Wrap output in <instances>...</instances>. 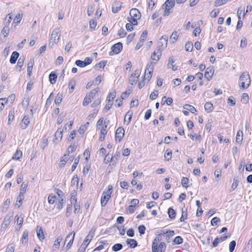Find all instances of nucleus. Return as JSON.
<instances>
[{
    "label": "nucleus",
    "instance_id": "f257e3e1",
    "mask_svg": "<svg viewBox=\"0 0 252 252\" xmlns=\"http://www.w3.org/2000/svg\"><path fill=\"white\" fill-rule=\"evenodd\" d=\"M251 84V79L247 72H244L239 77V85L243 90L247 89Z\"/></svg>",
    "mask_w": 252,
    "mask_h": 252
},
{
    "label": "nucleus",
    "instance_id": "f03ea898",
    "mask_svg": "<svg viewBox=\"0 0 252 252\" xmlns=\"http://www.w3.org/2000/svg\"><path fill=\"white\" fill-rule=\"evenodd\" d=\"M61 31L59 28H56L53 30L49 43L50 46L52 47L59 42L61 35Z\"/></svg>",
    "mask_w": 252,
    "mask_h": 252
},
{
    "label": "nucleus",
    "instance_id": "7ed1b4c3",
    "mask_svg": "<svg viewBox=\"0 0 252 252\" xmlns=\"http://www.w3.org/2000/svg\"><path fill=\"white\" fill-rule=\"evenodd\" d=\"M174 0H167L162 5V8L164 10L163 16H167L170 13V9L174 6Z\"/></svg>",
    "mask_w": 252,
    "mask_h": 252
},
{
    "label": "nucleus",
    "instance_id": "20e7f679",
    "mask_svg": "<svg viewBox=\"0 0 252 252\" xmlns=\"http://www.w3.org/2000/svg\"><path fill=\"white\" fill-rule=\"evenodd\" d=\"M153 70L154 65L153 64V62H151L150 63H148L145 69V75L144 77V80L146 81L147 83L150 81L152 77Z\"/></svg>",
    "mask_w": 252,
    "mask_h": 252
},
{
    "label": "nucleus",
    "instance_id": "39448f33",
    "mask_svg": "<svg viewBox=\"0 0 252 252\" xmlns=\"http://www.w3.org/2000/svg\"><path fill=\"white\" fill-rule=\"evenodd\" d=\"M75 235V232L74 231H72L67 236V237L65 238L64 244H65V242L68 241V239H70V241H69V242H68V243L66 245L65 248H63L62 249V250L61 251V252H66V251H67L69 249H70V248L72 246V243L73 242Z\"/></svg>",
    "mask_w": 252,
    "mask_h": 252
},
{
    "label": "nucleus",
    "instance_id": "423d86ee",
    "mask_svg": "<svg viewBox=\"0 0 252 252\" xmlns=\"http://www.w3.org/2000/svg\"><path fill=\"white\" fill-rule=\"evenodd\" d=\"M98 91V88L94 89L92 90L89 94L86 95L83 102V106H86L91 103L92 99L94 98L95 94L97 93Z\"/></svg>",
    "mask_w": 252,
    "mask_h": 252
},
{
    "label": "nucleus",
    "instance_id": "0eeeda50",
    "mask_svg": "<svg viewBox=\"0 0 252 252\" xmlns=\"http://www.w3.org/2000/svg\"><path fill=\"white\" fill-rule=\"evenodd\" d=\"M123 49V44L121 42H118L115 44L111 47V51L109 54L110 56L113 55L114 54H119Z\"/></svg>",
    "mask_w": 252,
    "mask_h": 252
},
{
    "label": "nucleus",
    "instance_id": "6e6552de",
    "mask_svg": "<svg viewBox=\"0 0 252 252\" xmlns=\"http://www.w3.org/2000/svg\"><path fill=\"white\" fill-rule=\"evenodd\" d=\"M168 36L167 35H163L159 39L158 43V49H159L161 51L162 48L166 47L167 44Z\"/></svg>",
    "mask_w": 252,
    "mask_h": 252
},
{
    "label": "nucleus",
    "instance_id": "1a4fd4ad",
    "mask_svg": "<svg viewBox=\"0 0 252 252\" xmlns=\"http://www.w3.org/2000/svg\"><path fill=\"white\" fill-rule=\"evenodd\" d=\"M125 135V130L122 127H119L115 133V140L117 142H120Z\"/></svg>",
    "mask_w": 252,
    "mask_h": 252
},
{
    "label": "nucleus",
    "instance_id": "9d476101",
    "mask_svg": "<svg viewBox=\"0 0 252 252\" xmlns=\"http://www.w3.org/2000/svg\"><path fill=\"white\" fill-rule=\"evenodd\" d=\"M139 71L137 70H136L134 71L132 74L131 75V76L129 77V82L132 85H135L136 84L137 78L139 76Z\"/></svg>",
    "mask_w": 252,
    "mask_h": 252
},
{
    "label": "nucleus",
    "instance_id": "9b49d317",
    "mask_svg": "<svg viewBox=\"0 0 252 252\" xmlns=\"http://www.w3.org/2000/svg\"><path fill=\"white\" fill-rule=\"evenodd\" d=\"M129 15L137 20L139 19L141 16L140 11L136 8L131 9L129 11Z\"/></svg>",
    "mask_w": 252,
    "mask_h": 252
},
{
    "label": "nucleus",
    "instance_id": "f8f14e48",
    "mask_svg": "<svg viewBox=\"0 0 252 252\" xmlns=\"http://www.w3.org/2000/svg\"><path fill=\"white\" fill-rule=\"evenodd\" d=\"M214 69L213 67H208L205 72L204 77L208 80L210 81L214 74Z\"/></svg>",
    "mask_w": 252,
    "mask_h": 252
},
{
    "label": "nucleus",
    "instance_id": "ddd939ff",
    "mask_svg": "<svg viewBox=\"0 0 252 252\" xmlns=\"http://www.w3.org/2000/svg\"><path fill=\"white\" fill-rule=\"evenodd\" d=\"M161 55V51H160L159 49H157L155 50L151 55V58L152 60L156 61V63L160 58V57Z\"/></svg>",
    "mask_w": 252,
    "mask_h": 252
},
{
    "label": "nucleus",
    "instance_id": "4468645a",
    "mask_svg": "<svg viewBox=\"0 0 252 252\" xmlns=\"http://www.w3.org/2000/svg\"><path fill=\"white\" fill-rule=\"evenodd\" d=\"M230 235H229L228 236H221L220 237H217L215 238L214 241L213 242V247H216L218 246L219 242H223L226 240L228 237H229Z\"/></svg>",
    "mask_w": 252,
    "mask_h": 252
},
{
    "label": "nucleus",
    "instance_id": "2eb2a0df",
    "mask_svg": "<svg viewBox=\"0 0 252 252\" xmlns=\"http://www.w3.org/2000/svg\"><path fill=\"white\" fill-rule=\"evenodd\" d=\"M63 129L61 127L58 128V129L55 132V137L57 143H58L62 140L63 137Z\"/></svg>",
    "mask_w": 252,
    "mask_h": 252
},
{
    "label": "nucleus",
    "instance_id": "dca6fc26",
    "mask_svg": "<svg viewBox=\"0 0 252 252\" xmlns=\"http://www.w3.org/2000/svg\"><path fill=\"white\" fill-rule=\"evenodd\" d=\"M30 123L29 116H25L22 121L21 127L23 129H26Z\"/></svg>",
    "mask_w": 252,
    "mask_h": 252
},
{
    "label": "nucleus",
    "instance_id": "f3484780",
    "mask_svg": "<svg viewBox=\"0 0 252 252\" xmlns=\"http://www.w3.org/2000/svg\"><path fill=\"white\" fill-rule=\"evenodd\" d=\"M36 230L37 236L39 240L42 241L45 239L44 234L41 227L37 226Z\"/></svg>",
    "mask_w": 252,
    "mask_h": 252
},
{
    "label": "nucleus",
    "instance_id": "a211bd4d",
    "mask_svg": "<svg viewBox=\"0 0 252 252\" xmlns=\"http://www.w3.org/2000/svg\"><path fill=\"white\" fill-rule=\"evenodd\" d=\"M11 222L10 217L6 216L4 218L1 224V228L5 229L9 225Z\"/></svg>",
    "mask_w": 252,
    "mask_h": 252
},
{
    "label": "nucleus",
    "instance_id": "6ab92c4d",
    "mask_svg": "<svg viewBox=\"0 0 252 252\" xmlns=\"http://www.w3.org/2000/svg\"><path fill=\"white\" fill-rule=\"evenodd\" d=\"M111 198V196L109 194H102V197L101 198V205L102 206H105L108 200Z\"/></svg>",
    "mask_w": 252,
    "mask_h": 252
},
{
    "label": "nucleus",
    "instance_id": "aec40b11",
    "mask_svg": "<svg viewBox=\"0 0 252 252\" xmlns=\"http://www.w3.org/2000/svg\"><path fill=\"white\" fill-rule=\"evenodd\" d=\"M19 56V54L16 51H14L10 57V62L12 64L16 63L17 59Z\"/></svg>",
    "mask_w": 252,
    "mask_h": 252
},
{
    "label": "nucleus",
    "instance_id": "412c9836",
    "mask_svg": "<svg viewBox=\"0 0 252 252\" xmlns=\"http://www.w3.org/2000/svg\"><path fill=\"white\" fill-rule=\"evenodd\" d=\"M95 232V228H92L90 231L89 234L85 238V241H91L94 237Z\"/></svg>",
    "mask_w": 252,
    "mask_h": 252
},
{
    "label": "nucleus",
    "instance_id": "4be33fe9",
    "mask_svg": "<svg viewBox=\"0 0 252 252\" xmlns=\"http://www.w3.org/2000/svg\"><path fill=\"white\" fill-rule=\"evenodd\" d=\"M62 237L61 236H59L57 237V238L55 241L54 244L53 246V248L54 250H56L57 249H58L60 246V243L62 241Z\"/></svg>",
    "mask_w": 252,
    "mask_h": 252
},
{
    "label": "nucleus",
    "instance_id": "5701e85b",
    "mask_svg": "<svg viewBox=\"0 0 252 252\" xmlns=\"http://www.w3.org/2000/svg\"><path fill=\"white\" fill-rule=\"evenodd\" d=\"M57 75L55 72H52L49 76V81L52 84H54L57 81Z\"/></svg>",
    "mask_w": 252,
    "mask_h": 252
},
{
    "label": "nucleus",
    "instance_id": "b1692460",
    "mask_svg": "<svg viewBox=\"0 0 252 252\" xmlns=\"http://www.w3.org/2000/svg\"><path fill=\"white\" fill-rule=\"evenodd\" d=\"M106 126H102L100 130L101 136L99 137V140L103 141L105 139V136L107 134Z\"/></svg>",
    "mask_w": 252,
    "mask_h": 252
},
{
    "label": "nucleus",
    "instance_id": "393cba45",
    "mask_svg": "<svg viewBox=\"0 0 252 252\" xmlns=\"http://www.w3.org/2000/svg\"><path fill=\"white\" fill-rule=\"evenodd\" d=\"M126 242L127 245H129L132 248H134L137 246V242L134 239H127Z\"/></svg>",
    "mask_w": 252,
    "mask_h": 252
},
{
    "label": "nucleus",
    "instance_id": "a878e982",
    "mask_svg": "<svg viewBox=\"0 0 252 252\" xmlns=\"http://www.w3.org/2000/svg\"><path fill=\"white\" fill-rule=\"evenodd\" d=\"M121 6H122L121 2L116 3L112 6V12L114 13H117L118 11H119L121 9Z\"/></svg>",
    "mask_w": 252,
    "mask_h": 252
},
{
    "label": "nucleus",
    "instance_id": "bb28decb",
    "mask_svg": "<svg viewBox=\"0 0 252 252\" xmlns=\"http://www.w3.org/2000/svg\"><path fill=\"white\" fill-rule=\"evenodd\" d=\"M91 241L86 242V241H85V239L84 241H83L82 244L81 245L80 247L79 248L77 252H84L88 245L89 244V243Z\"/></svg>",
    "mask_w": 252,
    "mask_h": 252
},
{
    "label": "nucleus",
    "instance_id": "cd10ccee",
    "mask_svg": "<svg viewBox=\"0 0 252 252\" xmlns=\"http://www.w3.org/2000/svg\"><path fill=\"white\" fill-rule=\"evenodd\" d=\"M24 198V195L19 194L18 197H17L16 202L15 203V206L19 208L21 205L22 204V202Z\"/></svg>",
    "mask_w": 252,
    "mask_h": 252
},
{
    "label": "nucleus",
    "instance_id": "c85d7f7f",
    "mask_svg": "<svg viewBox=\"0 0 252 252\" xmlns=\"http://www.w3.org/2000/svg\"><path fill=\"white\" fill-rule=\"evenodd\" d=\"M204 109L208 113L212 111L213 109V105L212 103L209 102H206L204 105Z\"/></svg>",
    "mask_w": 252,
    "mask_h": 252
},
{
    "label": "nucleus",
    "instance_id": "c756f323",
    "mask_svg": "<svg viewBox=\"0 0 252 252\" xmlns=\"http://www.w3.org/2000/svg\"><path fill=\"white\" fill-rule=\"evenodd\" d=\"M243 140V132L239 130L236 134V141L238 143H241Z\"/></svg>",
    "mask_w": 252,
    "mask_h": 252
},
{
    "label": "nucleus",
    "instance_id": "7c9ffc66",
    "mask_svg": "<svg viewBox=\"0 0 252 252\" xmlns=\"http://www.w3.org/2000/svg\"><path fill=\"white\" fill-rule=\"evenodd\" d=\"M22 18H23L22 14H21V13L17 14L15 17V19H14L13 24L15 23L17 25L18 24H19L20 23Z\"/></svg>",
    "mask_w": 252,
    "mask_h": 252
},
{
    "label": "nucleus",
    "instance_id": "2f4dec72",
    "mask_svg": "<svg viewBox=\"0 0 252 252\" xmlns=\"http://www.w3.org/2000/svg\"><path fill=\"white\" fill-rule=\"evenodd\" d=\"M183 108L184 109L187 110V111H190L192 113H194V112L196 111L195 108L189 104H185L183 106Z\"/></svg>",
    "mask_w": 252,
    "mask_h": 252
},
{
    "label": "nucleus",
    "instance_id": "473e14b6",
    "mask_svg": "<svg viewBox=\"0 0 252 252\" xmlns=\"http://www.w3.org/2000/svg\"><path fill=\"white\" fill-rule=\"evenodd\" d=\"M28 234H29V231L27 230H26L23 232V236H22V243L23 244H24V243H26L28 242Z\"/></svg>",
    "mask_w": 252,
    "mask_h": 252
},
{
    "label": "nucleus",
    "instance_id": "72a5a7b5",
    "mask_svg": "<svg viewBox=\"0 0 252 252\" xmlns=\"http://www.w3.org/2000/svg\"><path fill=\"white\" fill-rule=\"evenodd\" d=\"M28 187V183H23L21 186L19 194L24 195Z\"/></svg>",
    "mask_w": 252,
    "mask_h": 252
},
{
    "label": "nucleus",
    "instance_id": "f704fd0d",
    "mask_svg": "<svg viewBox=\"0 0 252 252\" xmlns=\"http://www.w3.org/2000/svg\"><path fill=\"white\" fill-rule=\"evenodd\" d=\"M110 161H114L113 158L112 157V155L110 154L109 153H108L105 156L104 159V162L106 164L107 163L110 162Z\"/></svg>",
    "mask_w": 252,
    "mask_h": 252
},
{
    "label": "nucleus",
    "instance_id": "c9c22d12",
    "mask_svg": "<svg viewBox=\"0 0 252 252\" xmlns=\"http://www.w3.org/2000/svg\"><path fill=\"white\" fill-rule=\"evenodd\" d=\"M62 99H63V94H60V93H58L56 96V98H55V103L57 105H59L60 104L62 101Z\"/></svg>",
    "mask_w": 252,
    "mask_h": 252
},
{
    "label": "nucleus",
    "instance_id": "e433bc0d",
    "mask_svg": "<svg viewBox=\"0 0 252 252\" xmlns=\"http://www.w3.org/2000/svg\"><path fill=\"white\" fill-rule=\"evenodd\" d=\"M227 1V0H216L214 2V6L216 7L220 6L225 4Z\"/></svg>",
    "mask_w": 252,
    "mask_h": 252
},
{
    "label": "nucleus",
    "instance_id": "4c0bfd02",
    "mask_svg": "<svg viewBox=\"0 0 252 252\" xmlns=\"http://www.w3.org/2000/svg\"><path fill=\"white\" fill-rule=\"evenodd\" d=\"M12 19V14L11 13L8 14L5 18V22L4 23V26H7V27H9V24L10 23Z\"/></svg>",
    "mask_w": 252,
    "mask_h": 252
},
{
    "label": "nucleus",
    "instance_id": "58836bf2",
    "mask_svg": "<svg viewBox=\"0 0 252 252\" xmlns=\"http://www.w3.org/2000/svg\"><path fill=\"white\" fill-rule=\"evenodd\" d=\"M168 214L170 218L174 219L176 216V212L173 208H169L168 210Z\"/></svg>",
    "mask_w": 252,
    "mask_h": 252
},
{
    "label": "nucleus",
    "instance_id": "ea45409f",
    "mask_svg": "<svg viewBox=\"0 0 252 252\" xmlns=\"http://www.w3.org/2000/svg\"><path fill=\"white\" fill-rule=\"evenodd\" d=\"M193 47V44L191 42H187L185 44V49L188 52H191L192 50Z\"/></svg>",
    "mask_w": 252,
    "mask_h": 252
},
{
    "label": "nucleus",
    "instance_id": "a19ab883",
    "mask_svg": "<svg viewBox=\"0 0 252 252\" xmlns=\"http://www.w3.org/2000/svg\"><path fill=\"white\" fill-rule=\"evenodd\" d=\"M22 157V153L21 151L17 150L15 154L13 156L12 159H19Z\"/></svg>",
    "mask_w": 252,
    "mask_h": 252
},
{
    "label": "nucleus",
    "instance_id": "79ce46f5",
    "mask_svg": "<svg viewBox=\"0 0 252 252\" xmlns=\"http://www.w3.org/2000/svg\"><path fill=\"white\" fill-rule=\"evenodd\" d=\"M181 183L182 186L185 188H188L189 187V179L187 177H183L181 180Z\"/></svg>",
    "mask_w": 252,
    "mask_h": 252
},
{
    "label": "nucleus",
    "instance_id": "37998d69",
    "mask_svg": "<svg viewBox=\"0 0 252 252\" xmlns=\"http://www.w3.org/2000/svg\"><path fill=\"white\" fill-rule=\"evenodd\" d=\"M9 32V27L7 26H4L1 30V33L4 35V37H7L8 35Z\"/></svg>",
    "mask_w": 252,
    "mask_h": 252
},
{
    "label": "nucleus",
    "instance_id": "c03bdc74",
    "mask_svg": "<svg viewBox=\"0 0 252 252\" xmlns=\"http://www.w3.org/2000/svg\"><path fill=\"white\" fill-rule=\"evenodd\" d=\"M15 219H17V224L18 225H19V228L18 229H16L17 230H19L20 228L22 227V224L23 223V221H24V218L23 217H21V218L18 216H16L15 217Z\"/></svg>",
    "mask_w": 252,
    "mask_h": 252
},
{
    "label": "nucleus",
    "instance_id": "a18cd8bd",
    "mask_svg": "<svg viewBox=\"0 0 252 252\" xmlns=\"http://www.w3.org/2000/svg\"><path fill=\"white\" fill-rule=\"evenodd\" d=\"M123 249V245L121 244L118 243L115 244L112 247V250L114 252L119 251Z\"/></svg>",
    "mask_w": 252,
    "mask_h": 252
},
{
    "label": "nucleus",
    "instance_id": "49530a36",
    "mask_svg": "<svg viewBox=\"0 0 252 252\" xmlns=\"http://www.w3.org/2000/svg\"><path fill=\"white\" fill-rule=\"evenodd\" d=\"M172 158V152L169 150H167L164 154V158L167 161L171 159Z\"/></svg>",
    "mask_w": 252,
    "mask_h": 252
},
{
    "label": "nucleus",
    "instance_id": "de8ad7c7",
    "mask_svg": "<svg viewBox=\"0 0 252 252\" xmlns=\"http://www.w3.org/2000/svg\"><path fill=\"white\" fill-rule=\"evenodd\" d=\"M188 214H187V209H185V210H184V209H182V216L180 218V221H183L187 219Z\"/></svg>",
    "mask_w": 252,
    "mask_h": 252
},
{
    "label": "nucleus",
    "instance_id": "09e8293b",
    "mask_svg": "<svg viewBox=\"0 0 252 252\" xmlns=\"http://www.w3.org/2000/svg\"><path fill=\"white\" fill-rule=\"evenodd\" d=\"M173 243L175 244H181L183 243V239L181 236H178L175 238Z\"/></svg>",
    "mask_w": 252,
    "mask_h": 252
},
{
    "label": "nucleus",
    "instance_id": "8fccbe9b",
    "mask_svg": "<svg viewBox=\"0 0 252 252\" xmlns=\"http://www.w3.org/2000/svg\"><path fill=\"white\" fill-rule=\"evenodd\" d=\"M147 35H148L147 31H144L142 32V33L140 37V42H144L146 40Z\"/></svg>",
    "mask_w": 252,
    "mask_h": 252
},
{
    "label": "nucleus",
    "instance_id": "3c124183",
    "mask_svg": "<svg viewBox=\"0 0 252 252\" xmlns=\"http://www.w3.org/2000/svg\"><path fill=\"white\" fill-rule=\"evenodd\" d=\"M178 36L177 32L174 31L172 32L170 36V39L172 40L173 43L175 42L177 40Z\"/></svg>",
    "mask_w": 252,
    "mask_h": 252
},
{
    "label": "nucleus",
    "instance_id": "603ef678",
    "mask_svg": "<svg viewBox=\"0 0 252 252\" xmlns=\"http://www.w3.org/2000/svg\"><path fill=\"white\" fill-rule=\"evenodd\" d=\"M107 188L108 189L107 190H105L102 194H109L110 196H111L113 192V187L111 185H109Z\"/></svg>",
    "mask_w": 252,
    "mask_h": 252
},
{
    "label": "nucleus",
    "instance_id": "864d4df0",
    "mask_svg": "<svg viewBox=\"0 0 252 252\" xmlns=\"http://www.w3.org/2000/svg\"><path fill=\"white\" fill-rule=\"evenodd\" d=\"M75 86V81L71 80V81L69 82L68 86H69V92L70 93H71L73 92V91L74 89Z\"/></svg>",
    "mask_w": 252,
    "mask_h": 252
},
{
    "label": "nucleus",
    "instance_id": "5fc2aeb1",
    "mask_svg": "<svg viewBox=\"0 0 252 252\" xmlns=\"http://www.w3.org/2000/svg\"><path fill=\"white\" fill-rule=\"evenodd\" d=\"M236 242L234 240L230 242L229 245V250L230 252H233L235 249L236 246Z\"/></svg>",
    "mask_w": 252,
    "mask_h": 252
},
{
    "label": "nucleus",
    "instance_id": "6e6d98bb",
    "mask_svg": "<svg viewBox=\"0 0 252 252\" xmlns=\"http://www.w3.org/2000/svg\"><path fill=\"white\" fill-rule=\"evenodd\" d=\"M158 90H155L150 95V98L152 100L155 99L158 96Z\"/></svg>",
    "mask_w": 252,
    "mask_h": 252
},
{
    "label": "nucleus",
    "instance_id": "4d7b16f0",
    "mask_svg": "<svg viewBox=\"0 0 252 252\" xmlns=\"http://www.w3.org/2000/svg\"><path fill=\"white\" fill-rule=\"evenodd\" d=\"M8 124H10L11 122L13 121L14 117V112L13 110H11L9 112L8 114Z\"/></svg>",
    "mask_w": 252,
    "mask_h": 252
},
{
    "label": "nucleus",
    "instance_id": "13d9d810",
    "mask_svg": "<svg viewBox=\"0 0 252 252\" xmlns=\"http://www.w3.org/2000/svg\"><path fill=\"white\" fill-rule=\"evenodd\" d=\"M165 243L164 242H161L158 247V249L159 251H160V252H165Z\"/></svg>",
    "mask_w": 252,
    "mask_h": 252
},
{
    "label": "nucleus",
    "instance_id": "bf43d9fd",
    "mask_svg": "<svg viewBox=\"0 0 252 252\" xmlns=\"http://www.w3.org/2000/svg\"><path fill=\"white\" fill-rule=\"evenodd\" d=\"M116 93L115 92L109 93V94L107 98V101H108V102H110L111 101L113 100V99L116 96Z\"/></svg>",
    "mask_w": 252,
    "mask_h": 252
},
{
    "label": "nucleus",
    "instance_id": "052dcab7",
    "mask_svg": "<svg viewBox=\"0 0 252 252\" xmlns=\"http://www.w3.org/2000/svg\"><path fill=\"white\" fill-rule=\"evenodd\" d=\"M79 162V157L76 158L74 159V163L72 165L71 170L72 171H73L76 168L78 163Z\"/></svg>",
    "mask_w": 252,
    "mask_h": 252
},
{
    "label": "nucleus",
    "instance_id": "680f3d73",
    "mask_svg": "<svg viewBox=\"0 0 252 252\" xmlns=\"http://www.w3.org/2000/svg\"><path fill=\"white\" fill-rule=\"evenodd\" d=\"M65 117V114H64L63 113H61L58 118L57 124L60 125L63 122Z\"/></svg>",
    "mask_w": 252,
    "mask_h": 252
},
{
    "label": "nucleus",
    "instance_id": "e2e57ef3",
    "mask_svg": "<svg viewBox=\"0 0 252 252\" xmlns=\"http://www.w3.org/2000/svg\"><path fill=\"white\" fill-rule=\"evenodd\" d=\"M127 20L129 22V23L133 25H137V20L136 19L130 16V17L127 18Z\"/></svg>",
    "mask_w": 252,
    "mask_h": 252
},
{
    "label": "nucleus",
    "instance_id": "0e129e2a",
    "mask_svg": "<svg viewBox=\"0 0 252 252\" xmlns=\"http://www.w3.org/2000/svg\"><path fill=\"white\" fill-rule=\"evenodd\" d=\"M239 183V181L236 178H234L233 179V182L232 183V185L231 186V189L232 190H234L236 189V188L237 187Z\"/></svg>",
    "mask_w": 252,
    "mask_h": 252
},
{
    "label": "nucleus",
    "instance_id": "69168bd1",
    "mask_svg": "<svg viewBox=\"0 0 252 252\" xmlns=\"http://www.w3.org/2000/svg\"><path fill=\"white\" fill-rule=\"evenodd\" d=\"M219 9H215L211 11V12L210 13V16L212 18H215L217 16V15L219 14Z\"/></svg>",
    "mask_w": 252,
    "mask_h": 252
},
{
    "label": "nucleus",
    "instance_id": "338daca9",
    "mask_svg": "<svg viewBox=\"0 0 252 252\" xmlns=\"http://www.w3.org/2000/svg\"><path fill=\"white\" fill-rule=\"evenodd\" d=\"M118 34L119 36L121 37H124L126 36V32H125L124 29L121 28L119 30Z\"/></svg>",
    "mask_w": 252,
    "mask_h": 252
},
{
    "label": "nucleus",
    "instance_id": "774afa93",
    "mask_svg": "<svg viewBox=\"0 0 252 252\" xmlns=\"http://www.w3.org/2000/svg\"><path fill=\"white\" fill-rule=\"evenodd\" d=\"M227 102L230 106H234L235 105V99L233 96L229 97L228 99Z\"/></svg>",
    "mask_w": 252,
    "mask_h": 252
}]
</instances>
